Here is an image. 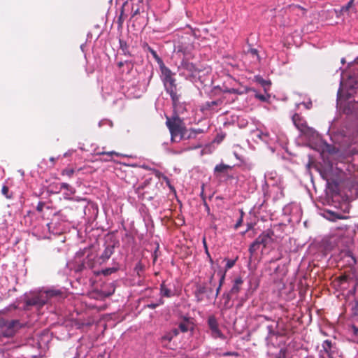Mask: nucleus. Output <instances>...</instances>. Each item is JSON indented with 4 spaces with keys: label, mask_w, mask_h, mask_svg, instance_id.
<instances>
[{
    "label": "nucleus",
    "mask_w": 358,
    "mask_h": 358,
    "mask_svg": "<svg viewBox=\"0 0 358 358\" xmlns=\"http://www.w3.org/2000/svg\"><path fill=\"white\" fill-rule=\"evenodd\" d=\"M262 190L264 194V200L262 204L259 205L260 208L264 202L269 198L272 197L273 201H277L284 197L283 188L278 185H272L271 187L266 181H264L262 186Z\"/></svg>",
    "instance_id": "5"
},
{
    "label": "nucleus",
    "mask_w": 358,
    "mask_h": 358,
    "mask_svg": "<svg viewBox=\"0 0 358 358\" xmlns=\"http://www.w3.org/2000/svg\"><path fill=\"white\" fill-rule=\"evenodd\" d=\"M162 178H163V180L166 182V185L169 187V188L171 191L175 192V188H174V187L171 185V181H170L169 178L167 176H162Z\"/></svg>",
    "instance_id": "33"
},
{
    "label": "nucleus",
    "mask_w": 358,
    "mask_h": 358,
    "mask_svg": "<svg viewBox=\"0 0 358 358\" xmlns=\"http://www.w3.org/2000/svg\"><path fill=\"white\" fill-rule=\"evenodd\" d=\"M202 133H203V130L201 129H191L189 130V134L187 136V138L189 139V138H196V136L198 134H200Z\"/></svg>",
    "instance_id": "28"
},
{
    "label": "nucleus",
    "mask_w": 358,
    "mask_h": 358,
    "mask_svg": "<svg viewBox=\"0 0 358 358\" xmlns=\"http://www.w3.org/2000/svg\"><path fill=\"white\" fill-rule=\"evenodd\" d=\"M128 6V1H127L124 4V6Z\"/></svg>",
    "instance_id": "57"
},
{
    "label": "nucleus",
    "mask_w": 358,
    "mask_h": 358,
    "mask_svg": "<svg viewBox=\"0 0 358 358\" xmlns=\"http://www.w3.org/2000/svg\"><path fill=\"white\" fill-rule=\"evenodd\" d=\"M292 122L294 126L302 133H306L310 128L308 127L307 122L303 116L299 113H294L292 116Z\"/></svg>",
    "instance_id": "10"
},
{
    "label": "nucleus",
    "mask_w": 358,
    "mask_h": 358,
    "mask_svg": "<svg viewBox=\"0 0 358 358\" xmlns=\"http://www.w3.org/2000/svg\"><path fill=\"white\" fill-rule=\"evenodd\" d=\"M231 169V167L229 165L224 164H220L215 166L214 169L215 173H224L228 169Z\"/></svg>",
    "instance_id": "25"
},
{
    "label": "nucleus",
    "mask_w": 358,
    "mask_h": 358,
    "mask_svg": "<svg viewBox=\"0 0 358 358\" xmlns=\"http://www.w3.org/2000/svg\"><path fill=\"white\" fill-rule=\"evenodd\" d=\"M223 92H227V93H230V94H243V92L240 91L238 89H236L234 87H231V88L225 87L223 90Z\"/></svg>",
    "instance_id": "30"
},
{
    "label": "nucleus",
    "mask_w": 358,
    "mask_h": 358,
    "mask_svg": "<svg viewBox=\"0 0 358 358\" xmlns=\"http://www.w3.org/2000/svg\"><path fill=\"white\" fill-rule=\"evenodd\" d=\"M207 288L203 285H199L196 287L195 290V296L196 298V301L200 302L203 300V295L206 292Z\"/></svg>",
    "instance_id": "21"
},
{
    "label": "nucleus",
    "mask_w": 358,
    "mask_h": 358,
    "mask_svg": "<svg viewBox=\"0 0 358 358\" xmlns=\"http://www.w3.org/2000/svg\"><path fill=\"white\" fill-rule=\"evenodd\" d=\"M290 10L292 12L298 13L300 12V13L302 15H305L306 13V10L303 8V7L299 6V5H292L289 6ZM299 15V13H297Z\"/></svg>",
    "instance_id": "27"
},
{
    "label": "nucleus",
    "mask_w": 358,
    "mask_h": 358,
    "mask_svg": "<svg viewBox=\"0 0 358 358\" xmlns=\"http://www.w3.org/2000/svg\"><path fill=\"white\" fill-rule=\"evenodd\" d=\"M96 155H105V156H106L107 157L103 159V160L105 162L111 161L114 156H115V157H129L127 155L122 154V153L117 152H115V151H109V152L97 151L96 152Z\"/></svg>",
    "instance_id": "16"
},
{
    "label": "nucleus",
    "mask_w": 358,
    "mask_h": 358,
    "mask_svg": "<svg viewBox=\"0 0 358 358\" xmlns=\"http://www.w3.org/2000/svg\"><path fill=\"white\" fill-rule=\"evenodd\" d=\"M145 47H146L147 50L151 53L152 57L155 58V59L157 62V63H163L162 59L160 58V57L157 55V52L153 50L150 46H149L148 44H145Z\"/></svg>",
    "instance_id": "26"
},
{
    "label": "nucleus",
    "mask_w": 358,
    "mask_h": 358,
    "mask_svg": "<svg viewBox=\"0 0 358 358\" xmlns=\"http://www.w3.org/2000/svg\"><path fill=\"white\" fill-rule=\"evenodd\" d=\"M203 200H204V204H205L207 210H210L209 206L207 205L206 202L205 201V199H203Z\"/></svg>",
    "instance_id": "53"
},
{
    "label": "nucleus",
    "mask_w": 358,
    "mask_h": 358,
    "mask_svg": "<svg viewBox=\"0 0 358 358\" xmlns=\"http://www.w3.org/2000/svg\"><path fill=\"white\" fill-rule=\"evenodd\" d=\"M303 105L305 106V107L307 109H310L312 107V102L311 101H308L307 103H303Z\"/></svg>",
    "instance_id": "48"
},
{
    "label": "nucleus",
    "mask_w": 358,
    "mask_h": 358,
    "mask_svg": "<svg viewBox=\"0 0 358 358\" xmlns=\"http://www.w3.org/2000/svg\"><path fill=\"white\" fill-rule=\"evenodd\" d=\"M248 53L250 54L253 57H256L257 60H259L258 52H257V50L256 49L250 48L248 51Z\"/></svg>",
    "instance_id": "40"
},
{
    "label": "nucleus",
    "mask_w": 358,
    "mask_h": 358,
    "mask_svg": "<svg viewBox=\"0 0 358 358\" xmlns=\"http://www.w3.org/2000/svg\"><path fill=\"white\" fill-rule=\"evenodd\" d=\"M115 246L113 245H108L105 247V249L99 259L100 260V264L105 263L108 261L111 255L114 253Z\"/></svg>",
    "instance_id": "15"
},
{
    "label": "nucleus",
    "mask_w": 358,
    "mask_h": 358,
    "mask_svg": "<svg viewBox=\"0 0 358 358\" xmlns=\"http://www.w3.org/2000/svg\"><path fill=\"white\" fill-rule=\"evenodd\" d=\"M322 347L329 358H334L336 350L335 344H333L330 340H325L323 341Z\"/></svg>",
    "instance_id": "13"
},
{
    "label": "nucleus",
    "mask_w": 358,
    "mask_h": 358,
    "mask_svg": "<svg viewBox=\"0 0 358 358\" xmlns=\"http://www.w3.org/2000/svg\"><path fill=\"white\" fill-rule=\"evenodd\" d=\"M303 358H312V357H308V356H306V357H304Z\"/></svg>",
    "instance_id": "59"
},
{
    "label": "nucleus",
    "mask_w": 358,
    "mask_h": 358,
    "mask_svg": "<svg viewBox=\"0 0 358 358\" xmlns=\"http://www.w3.org/2000/svg\"><path fill=\"white\" fill-rule=\"evenodd\" d=\"M262 245L260 244L259 241H258V239L256 238L250 245L248 251L250 255V257L255 255L256 252L259 249L260 246Z\"/></svg>",
    "instance_id": "23"
},
{
    "label": "nucleus",
    "mask_w": 358,
    "mask_h": 358,
    "mask_svg": "<svg viewBox=\"0 0 358 358\" xmlns=\"http://www.w3.org/2000/svg\"><path fill=\"white\" fill-rule=\"evenodd\" d=\"M261 317H263L264 320L267 321H271V320L264 315H261ZM279 327V323L278 322L271 320V323L268 324L266 326V329L268 331L267 336H266V342L267 345H274V343L273 342V338L274 336L278 337V336H282L285 334V333L283 331H281L278 329Z\"/></svg>",
    "instance_id": "8"
},
{
    "label": "nucleus",
    "mask_w": 358,
    "mask_h": 358,
    "mask_svg": "<svg viewBox=\"0 0 358 358\" xmlns=\"http://www.w3.org/2000/svg\"><path fill=\"white\" fill-rule=\"evenodd\" d=\"M147 182H148L147 181H145V182H144V183H143V185H140V186L138 187L137 190H138V191H139V190H141V189H143L144 188L145 185L147 184Z\"/></svg>",
    "instance_id": "50"
},
{
    "label": "nucleus",
    "mask_w": 358,
    "mask_h": 358,
    "mask_svg": "<svg viewBox=\"0 0 358 358\" xmlns=\"http://www.w3.org/2000/svg\"><path fill=\"white\" fill-rule=\"evenodd\" d=\"M160 294L162 296L164 297H171L174 295V293L172 290L166 287L164 282H163L160 285Z\"/></svg>",
    "instance_id": "22"
},
{
    "label": "nucleus",
    "mask_w": 358,
    "mask_h": 358,
    "mask_svg": "<svg viewBox=\"0 0 358 358\" xmlns=\"http://www.w3.org/2000/svg\"><path fill=\"white\" fill-rule=\"evenodd\" d=\"M180 76L190 80H194L201 71L192 62H189L187 58H183L178 67Z\"/></svg>",
    "instance_id": "4"
},
{
    "label": "nucleus",
    "mask_w": 358,
    "mask_h": 358,
    "mask_svg": "<svg viewBox=\"0 0 358 358\" xmlns=\"http://www.w3.org/2000/svg\"><path fill=\"white\" fill-rule=\"evenodd\" d=\"M260 100L265 101L266 99L263 95H257V96Z\"/></svg>",
    "instance_id": "52"
},
{
    "label": "nucleus",
    "mask_w": 358,
    "mask_h": 358,
    "mask_svg": "<svg viewBox=\"0 0 358 358\" xmlns=\"http://www.w3.org/2000/svg\"><path fill=\"white\" fill-rule=\"evenodd\" d=\"M1 193L8 199H11L13 197V194L9 193V188L6 185H3L2 187Z\"/></svg>",
    "instance_id": "31"
},
{
    "label": "nucleus",
    "mask_w": 358,
    "mask_h": 358,
    "mask_svg": "<svg viewBox=\"0 0 358 358\" xmlns=\"http://www.w3.org/2000/svg\"><path fill=\"white\" fill-rule=\"evenodd\" d=\"M9 310V308L0 310V345L6 342L5 338H13L19 329L25 326L19 320H8L3 315Z\"/></svg>",
    "instance_id": "2"
},
{
    "label": "nucleus",
    "mask_w": 358,
    "mask_h": 358,
    "mask_svg": "<svg viewBox=\"0 0 358 358\" xmlns=\"http://www.w3.org/2000/svg\"><path fill=\"white\" fill-rule=\"evenodd\" d=\"M45 203L43 202H38L36 206V210L38 212L43 211Z\"/></svg>",
    "instance_id": "45"
},
{
    "label": "nucleus",
    "mask_w": 358,
    "mask_h": 358,
    "mask_svg": "<svg viewBox=\"0 0 358 358\" xmlns=\"http://www.w3.org/2000/svg\"><path fill=\"white\" fill-rule=\"evenodd\" d=\"M357 227V231H358V224L357 225V227Z\"/></svg>",
    "instance_id": "61"
},
{
    "label": "nucleus",
    "mask_w": 358,
    "mask_h": 358,
    "mask_svg": "<svg viewBox=\"0 0 358 358\" xmlns=\"http://www.w3.org/2000/svg\"><path fill=\"white\" fill-rule=\"evenodd\" d=\"M287 350L285 348H281L279 351V353L277 355L276 358H285Z\"/></svg>",
    "instance_id": "43"
},
{
    "label": "nucleus",
    "mask_w": 358,
    "mask_h": 358,
    "mask_svg": "<svg viewBox=\"0 0 358 358\" xmlns=\"http://www.w3.org/2000/svg\"><path fill=\"white\" fill-rule=\"evenodd\" d=\"M226 260H227V264H226L225 267H226L227 270L230 269L235 265L236 259H228Z\"/></svg>",
    "instance_id": "38"
},
{
    "label": "nucleus",
    "mask_w": 358,
    "mask_h": 358,
    "mask_svg": "<svg viewBox=\"0 0 358 358\" xmlns=\"http://www.w3.org/2000/svg\"><path fill=\"white\" fill-rule=\"evenodd\" d=\"M179 334L178 329H173L169 332H166L164 336L161 337L160 343L162 347L166 348H171L169 343L172 339L178 336Z\"/></svg>",
    "instance_id": "11"
},
{
    "label": "nucleus",
    "mask_w": 358,
    "mask_h": 358,
    "mask_svg": "<svg viewBox=\"0 0 358 358\" xmlns=\"http://www.w3.org/2000/svg\"><path fill=\"white\" fill-rule=\"evenodd\" d=\"M166 124L171 133L172 142H179L185 138L186 127L183 120L178 115L166 117Z\"/></svg>",
    "instance_id": "3"
},
{
    "label": "nucleus",
    "mask_w": 358,
    "mask_h": 358,
    "mask_svg": "<svg viewBox=\"0 0 358 358\" xmlns=\"http://www.w3.org/2000/svg\"><path fill=\"white\" fill-rule=\"evenodd\" d=\"M243 284V280L241 277L239 276L236 278L233 281V285L229 291L231 294L237 295L240 292Z\"/></svg>",
    "instance_id": "20"
},
{
    "label": "nucleus",
    "mask_w": 358,
    "mask_h": 358,
    "mask_svg": "<svg viewBox=\"0 0 358 358\" xmlns=\"http://www.w3.org/2000/svg\"><path fill=\"white\" fill-rule=\"evenodd\" d=\"M178 331L182 333L187 332L188 331H192L194 329V323L192 318L188 317H184L182 320L178 323Z\"/></svg>",
    "instance_id": "12"
},
{
    "label": "nucleus",
    "mask_w": 358,
    "mask_h": 358,
    "mask_svg": "<svg viewBox=\"0 0 358 358\" xmlns=\"http://www.w3.org/2000/svg\"><path fill=\"white\" fill-rule=\"evenodd\" d=\"M41 294H45V302L48 303L51 302L52 299L61 296L62 292L57 289H48L45 291H41Z\"/></svg>",
    "instance_id": "17"
},
{
    "label": "nucleus",
    "mask_w": 358,
    "mask_h": 358,
    "mask_svg": "<svg viewBox=\"0 0 358 358\" xmlns=\"http://www.w3.org/2000/svg\"><path fill=\"white\" fill-rule=\"evenodd\" d=\"M74 173H75V170L73 169H64L62 171L63 175H66L69 177H71Z\"/></svg>",
    "instance_id": "41"
},
{
    "label": "nucleus",
    "mask_w": 358,
    "mask_h": 358,
    "mask_svg": "<svg viewBox=\"0 0 358 358\" xmlns=\"http://www.w3.org/2000/svg\"><path fill=\"white\" fill-rule=\"evenodd\" d=\"M149 308L155 309L158 306L157 303H150L147 306Z\"/></svg>",
    "instance_id": "47"
},
{
    "label": "nucleus",
    "mask_w": 358,
    "mask_h": 358,
    "mask_svg": "<svg viewBox=\"0 0 358 358\" xmlns=\"http://www.w3.org/2000/svg\"><path fill=\"white\" fill-rule=\"evenodd\" d=\"M326 214H327V218L331 221H336V220H343L347 217L346 216L339 215L338 213L331 212L330 210H327L326 212Z\"/></svg>",
    "instance_id": "24"
},
{
    "label": "nucleus",
    "mask_w": 358,
    "mask_h": 358,
    "mask_svg": "<svg viewBox=\"0 0 358 358\" xmlns=\"http://www.w3.org/2000/svg\"><path fill=\"white\" fill-rule=\"evenodd\" d=\"M231 355V353H230V352L226 353V355Z\"/></svg>",
    "instance_id": "58"
},
{
    "label": "nucleus",
    "mask_w": 358,
    "mask_h": 358,
    "mask_svg": "<svg viewBox=\"0 0 358 358\" xmlns=\"http://www.w3.org/2000/svg\"><path fill=\"white\" fill-rule=\"evenodd\" d=\"M117 66L122 73L129 74L134 69V63L131 61L120 62Z\"/></svg>",
    "instance_id": "18"
},
{
    "label": "nucleus",
    "mask_w": 358,
    "mask_h": 358,
    "mask_svg": "<svg viewBox=\"0 0 358 358\" xmlns=\"http://www.w3.org/2000/svg\"><path fill=\"white\" fill-rule=\"evenodd\" d=\"M82 169H82V168H80V169H78V171H80V170H82Z\"/></svg>",
    "instance_id": "60"
},
{
    "label": "nucleus",
    "mask_w": 358,
    "mask_h": 358,
    "mask_svg": "<svg viewBox=\"0 0 358 358\" xmlns=\"http://www.w3.org/2000/svg\"><path fill=\"white\" fill-rule=\"evenodd\" d=\"M222 103L221 100H216L206 102V106L209 108H213L214 106H218Z\"/></svg>",
    "instance_id": "35"
},
{
    "label": "nucleus",
    "mask_w": 358,
    "mask_h": 358,
    "mask_svg": "<svg viewBox=\"0 0 358 358\" xmlns=\"http://www.w3.org/2000/svg\"><path fill=\"white\" fill-rule=\"evenodd\" d=\"M116 271H117L116 268H114V267H113V268H106V269L103 270L102 273L104 275H110V274L115 273Z\"/></svg>",
    "instance_id": "34"
},
{
    "label": "nucleus",
    "mask_w": 358,
    "mask_h": 358,
    "mask_svg": "<svg viewBox=\"0 0 358 358\" xmlns=\"http://www.w3.org/2000/svg\"><path fill=\"white\" fill-rule=\"evenodd\" d=\"M208 260H209V262H210V263L211 264H213V260L212 257H210V259H209Z\"/></svg>",
    "instance_id": "55"
},
{
    "label": "nucleus",
    "mask_w": 358,
    "mask_h": 358,
    "mask_svg": "<svg viewBox=\"0 0 358 358\" xmlns=\"http://www.w3.org/2000/svg\"><path fill=\"white\" fill-rule=\"evenodd\" d=\"M62 189L66 190V192L64 193V198L67 199H70L71 196L76 192V189L69 184L66 182L59 184V190L61 191Z\"/></svg>",
    "instance_id": "19"
},
{
    "label": "nucleus",
    "mask_w": 358,
    "mask_h": 358,
    "mask_svg": "<svg viewBox=\"0 0 358 358\" xmlns=\"http://www.w3.org/2000/svg\"><path fill=\"white\" fill-rule=\"evenodd\" d=\"M143 266L142 265L141 262H138L136 266H135V268H134V270L137 272V274L138 275H140V271H143Z\"/></svg>",
    "instance_id": "42"
},
{
    "label": "nucleus",
    "mask_w": 358,
    "mask_h": 358,
    "mask_svg": "<svg viewBox=\"0 0 358 358\" xmlns=\"http://www.w3.org/2000/svg\"><path fill=\"white\" fill-rule=\"evenodd\" d=\"M257 238L258 239V241H259L263 249H265L270 247L275 242L274 231L270 229H266L259 235Z\"/></svg>",
    "instance_id": "9"
},
{
    "label": "nucleus",
    "mask_w": 358,
    "mask_h": 358,
    "mask_svg": "<svg viewBox=\"0 0 358 358\" xmlns=\"http://www.w3.org/2000/svg\"><path fill=\"white\" fill-rule=\"evenodd\" d=\"M213 277H214V274H213V275L210 276V283H211V282H212V281H213Z\"/></svg>",
    "instance_id": "54"
},
{
    "label": "nucleus",
    "mask_w": 358,
    "mask_h": 358,
    "mask_svg": "<svg viewBox=\"0 0 358 358\" xmlns=\"http://www.w3.org/2000/svg\"><path fill=\"white\" fill-rule=\"evenodd\" d=\"M243 214H244V213L243 212V210H241V217L237 220L236 223L235 224V226H234L235 229H238V227H240L242 225V223L243 221Z\"/></svg>",
    "instance_id": "36"
},
{
    "label": "nucleus",
    "mask_w": 358,
    "mask_h": 358,
    "mask_svg": "<svg viewBox=\"0 0 358 358\" xmlns=\"http://www.w3.org/2000/svg\"><path fill=\"white\" fill-rule=\"evenodd\" d=\"M233 296L234 295L233 294H231L230 292L223 294L222 297L224 299V306L225 308H229L230 306L229 305V303Z\"/></svg>",
    "instance_id": "29"
},
{
    "label": "nucleus",
    "mask_w": 358,
    "mask_h": 358,
    "mask_svg": "<svg viewBox=\"0 0 358 358\" xmlns=\"http://www.w3.org/2000/svg\"><path fill=\"white\" fill-rule=\"evenodd\" d=\"M131 16L134 17L144 10L143 0H131Z\"/></svg>",
    "instance_id": "14"
},
{
    "label": "nucleus",
    "mask_w": 358,
    "mask_h": 358,
    "mask_svg": "<svg viewBox=\"0 0 358 358\" xmlns=\"http://www.w3.org/2000/svg\"><path fill=\"white\" fill-rule=\"evenodd\" d=\"M221 287H222L221 286H218V287H217V289H216V293H215V296H216V297L219 295L220 292V290H221Z\"/></svg>",
    "instance_id": "51"
},
{
    "label": "nucleus",
    "mask_w": 358,
    "mask_h": 358,
    "mask_svg": "<svg viewBox=\"0 0 358 358\" xmlns=\"http://www.w3.org/2000/svg\"><path fill=\"white\" fill-rule=\"evenodd\" d=\"M208 332L210 336L214 339L225 340L226 336L222 333L219 321L215 315H210L206 320Z\"/></svg>",
    "instance_id": "7"
},
{
    "label": "nucleus",
    "mask_w": 358,
    "mask_h": 358,
    "mask_svg": "<svg viewBox=\"0 0 358 358\" xmlns=\"http://www.w3.org/2000/svg\"><path fill=\"white\" fill-rule=\"evenodd\" d=\"M208 259H210V257H211L210 255V252H208V253H206Z\"/></svg>",
    "instance_id": "56"
},
{
    "label": "nucleus",
    "mask_w": 358,
    "mask_h": 358,
    "mask_svg": "<svg viewBox=\"0 0 358 358\" xmlns=\"http://www.w3.org/2000/svg\"><path fill=\"white\" fill-rule=\"evenodd\" d=\"M203 248H204V250H205V253L209 252L205 237L203 238Z\"/></svg>",
    "instance_id": "46"
},
{
    "label": "nucleus",
    "mask_w": 358,
    "mask_h": 358,
    "mask_svg": "<svg viewBox=\"0 0 358 358\" xmlns=\"http://www.w3.org/2000/svg\"><path fill=\"white\" fill-rule=\"evenodd\" d=\"M120 48L123 51L124 54L126 55H131L129 52L128 51V46L126 42H123L122 41H120Z\"/></svg>",
    "instance_id": "32"
},
{
    "label": "nucleus",
    "mask_w": 358,
    "mask_h": 358,
    "mask_svg": "<svg viewBox=\"0 0 358 358\" xmlns=\"http://www.w3.org/2000/svg\"><path fill=\"white\" fill-rule=\"evenodd\" d=\"M45 294H41V292L35 294H24L23 297L24 306L25 310H29L31 307L35 306L38 310L43 307L45 302Z\"/></svg>",
    "instance_id": "6"
},
{
    "label": "nucleus",
    "mask_w": 358,
    "mask_h": 358,
    "mask_svg": "<svg viewBox=\"0 0 358 358\" xmlns=\"http://www.w3.org/2000/svg\"><path fill=\"white\" fill-rule=\"evenodd\" d=\"M354 0H350L345 6L341 8L342 12H348L349 9L352 6Z\"/></svg>",
    "instance_id": "37"
},
{
    "label": "nucleus",
    "mask_w": 358,
    "mask_h": 358,
    "mask_svg": "<svg viewBox=\"0 0 358 358\" xmlns=\"http://www.w3.org/2000/svg\"><path fill=\"white\" fill-rule=\"evenodd\" d=\"M217 275L220 276V280H219V286H222L224 279H225V273H222V271H219L217 273Z\"/></svg>",
    "instance_id": "39"
},
{
    "label": "nucleus",
    "mask_w": 358,
    "mask_h": 358,
    "mask_svg": "<svg viewBox=\"0 0 358 358\" xmlns=\"http://www.w3.org/2000/svg\"><path fill=\"white\" fill-rule=\"evenodd\" d=\"M350 329L354 336H358V327L355 324L350 326Z\"/></svg>",
    "instance_id": "44"
},
{
    "label": "nucleus",
    "mask_w": 358,
    "mask_h": 358,
    "mask_svg": "<svg viewBox=\"0 0 358 358\" xmlns=\"http://www.w3.org/2000/svg\"><path fill=\"white\" fill-rule=\"evenodd\" d=\"M122 13H123V11H122L121 15H120V16L118 18V23H119L120 25H122V22H123L122 19Z\"/></svg>",
    "instance_id": "49"
},
{
    "label": "nucleus",
    "mask_w": 358,
    "mask_h": 358,
    "mask_svg": "<svg viewBox=\"0 0 358 358\" xmlns=\"http://www.w3.org/2000/svg\"><path fill=\"white\" fill-rule=\"evenodd\" d=\"M162 80L166 92L169 94L174 109H177L180 103L181 94L176 83L175 73L164 65L160 66Z\"/></svg>",
    "instance_id": "1"
}]
</instances>
